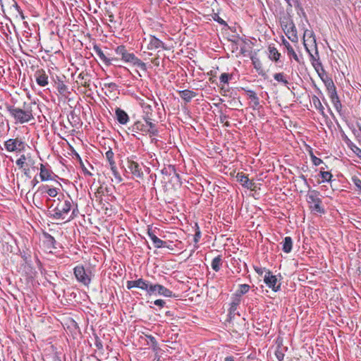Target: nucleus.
I'll return each mask as SVG.
<instances>
[{
	"mask_svg": "<svg viewBox=\"0 0 361 361\" xmlns=\"http://www.w3.org/2000/svg\"><path fill=\"white\" fill-rule=\"evenodd\" d=\"M306 200L312 212L317 214H324L325 210L322 206V200L319 192L315 190H309L306 195Z\"/></svg>",
	"mask_w": 361,
	"mask_h": 361,
	"instance_id": "obj_3",
	"label": "nucleus"
},
{
	"mask_svg": "<svg viewBox=\"0 0 361 361\" xmlns=\"http://www.w3.org/2000/svg\"><path fill=\"white\" fill-rule=\"evenodd\" d=\"M137 280L135 281H127V288L131 289L133 288H137Z\"/></svg>",
	"mask_w": 361,
	"mask_h": 361,
	"instance_id": "obj_50",
	"label": "nucleus"
},
{
	"mask_svg": "<svg viewBox=\"0 0 361 361\" xmlns=\"http://www.w3.org/2000/svg\"><path fill=\"white\" fill-rule=\"evenodd\" d=\"M116 53L121 56V59H123V56L126 55V54L128 52L125 48L124 46H118L117 47V48L116 49Z\"/></svg>",
	"mask_w": 361,
	"mask_h": 361,
	"instance_id": "obj_39",
	"label": "nucleus"
},
{
	"mask_svg": "<svg viewBox=\"0 0 361 361\" xmlns=\"http://www.w3.org/2000/svg\"><path fill=\"white\" fill-rule=\"evenodd\" d=\"M232 78V75L224 73L220 75V83L222 85L228 84L229 80Z\"/></svg>",
	"mask_w": 361,
	"mask_h": 361,
	"instance_id": "obj_33",
	"label": "nucleus"
},
{
	"mask_svg": "<svg viewBox=\"0 0 361 361\" xmlns=\"http://www.w3.org/2000/svg\"><path fill=\"white\" fill-rule=\"evenodd\" d=\"M178 94L185 102H190L192 98L197 96L195 92L189 90L178 91Z\"/></svg>",
	"mask_w": 361,
	"mask_h": 361,
	"instance_id": "obj_20",
	"label": "nucleus"
},
{
	"mask_svg": "<svg viewBox=\"0 0 361 361\" xmlns=\"http://www.w3.org/2000/svg\"><path fill=\"white\" fill-rule=\"evenodd\" d=\"M313 51H314V54L312 53V51L307 52L310 54L312 63L314 62V60H319L317 48H316V49H313Z\"/></svg>",
	"mask_w": 361,
	"mask_h": 361,
	"instance_id": "obj_40",
	"label": "nucleus"
},
{
	"mask_svg": "<svg viewBox=\"0 0 361 361\" xmlns=\"http://www.w3.org/2000/svg\"><path fill=\"white\" fill-rule=\"evenodd\" d=\"M114 152L110 149L105 153V157L106 159L109 161V165L111 166L112 164H116L114 160Z\"/></svg>",
	"mask_w": 361,
	"mask_h": 361,
	"instance_id": "obj_37",
	"label": "nucleus"
},
{
	"mask_svg": "<svg viewBox=\"0 0 361 361\" xmlns=\"http://www.w3.org/2000/svg\"><path fill=\"white\" fill-rule=\"evenodd\" d=\"M26 161V157L24 154L21 155L19 159L16 160V164L20 167L23 168Z\"/></svg>",
	"mask_w": 361,
	"mask_h": 361,
	"instance_id": "obj_44",
	"label": "nucleus"
},
{
	"mask_svg": "<svg viewBox=\"0 0 361 361\" xmlns=\"http://www.w3.org/2000/svg\"><path fill=\"white\" fill-rule=\"evenodd\" d=\"M255 271H256V272H257V273H258L259 274H262V273H263L262 268H259V267H255Z\"/></svg>",
	"mask_w": 361,
	"mask_h": 361,
	"instance_id": "obj_58",
	"label": "nucleus"
},
{
	"mask_svg": "<svg viewBox=\"0 0 361 361\" xmlns=\"http://www.w3.org/2000/svg\"><path fill=\"white\" fill-rule=\"evenodd\" d=\"M46 192L51 197H55L58 195V189L56 188H47Z\"/></svg>",
	"mask_w": 361,
	"mask_h": 361,
	"instance_id": "obj_41",
	"label": "nucleus"
},
{
	"mask_svg": "<svg viewBox=\"0 0 361 361\" xmlns=\"http://www.w3.org/2000/svg\"><path fill=\"white\" fill-rule=\"evenodd\" d=\"M312 102L314 104V107L319 111L322 114L324 113V108L322 104L319 99L317 96H313L312 98Z\"/></svg>",
	"mask_w": 361,
	"mask_h": 361,
	"instance_id": "obj_29",
	"label": "nucleus"
},
{
	"mask_svg": "<svg viewBox=\"0 0 361 361\" xmlns=\"http://www.w3.org/2000/svg\"><path fill=\"white\" fill-rule=\"evenodd\" d=\"M141 106L143 110L144 114V119L145 120H152V106L151 104L147 102H142Z\"/></svg>",
	"mask_w": 361,
	"mask_h": 361,
	"instance_id": "obj_19",
	"label": "nucleus"
},
{
	"mask_svg": "<svg viewBox=\"0 0 361 361\" xmlns=\"http://www.w3.org/2000/svg\"><path fill=\"white\" fill-rule=\"evenodd\" d=\"M224 361H235V360H234L233 357L228 356V357H225Z\"/></svg>",
	"mask_w": 361,
	"mask_h": 361,
	"instance_id": "obj_59",
	"label": "nucleus"
},
{
	"mask_svg": "<svg viewBox=\"0 0 361 361\" xmlns=\"http://www.w3.org/2000/svg\"><path fill=\"white\" fill-rule=\"evenodd\" d=\"M282 44L286 49L288 55L290 57H293L294 60L296 61L297 62H300L299 57L298 56L297 54L295 53L290 43L286 39H283Z\"/></svg>",
	"mask_w": 361,
	"mask_h": 361,
	"instance_id": "obj_21",
	"label": "nucleus"
},
{
	"mask_svg": "<svg viewBox=\"0 0 361 361\" xmlns=\"http://www.w3.org/2000/svg\"><path fill=\"white\" fill-rule=\"evenodd\" d=\"M237 180L245 188L250 190H253V187L255 185V183L250 180L248 177L243 173H238L237 174Z\"/></svg>",
	"mask_w": 361,
	"mask_h": 361,
	"instance_id": "obj_14",
	"label": "nucleus"
},
{
	"mask_svg": "<svg viewBox=\"0 0 361 361\" xmlns=\"http://www.w3.org/2000/svg\"><path fill=\"white\" fill-rule=\"evenodd\" d=\"M106 87H108L109 88H111V89H115L116 87V85L114 82H110V83H108V84H105L104 85Z\"/></svg>",
	"mask_w": 361,
	"mask_h": 361,
	"instance_id": "obj_56",
	"label": "nucleus"
},
{
	"mask_svg": "<svg viewBox=\"0 0 361 361\" xmlns=\"http://www.w3.org/2000/svg\"><path fill=\"white\" fill-rule=\"evenodd\" d=\"M250 290V286L247 284H241L239 286V289L237 291L238 295H242L247 293Z\"/></svg>",
	"mask_w": 361,
	"mask_h": 361,
	"instance_id": "obj_36",
	"label": "nucleus"
},
{
	"mask_svg": "<svg viewBox=\"0 0 361 361\" xmlns=\"http://www.w3.org/2000/svg\"><path fill=\"white\" fill-rule=\"evenodd\" d=\"M58 201L56 207L51 211L52 212L51 215L54 219L64 220L72 209L73 202L69 196L65 197L64 195L59 197Z\"/></svg>",
	"mask_w": 361,
	"mask_h": 361,
	"instance_id": "obj_2",
	"label": "nucleus"
},
{
	"mask_svg": "<svg viewBox=\"0 0 361 361\" xmlns=\"http://www.w3.org/2000/svg\"><path fill=\"white\" fill-rule=\"evenodd\" d=\"M86 76L85 74H84V73H80L79 75H78V78L79 79H81V80H85V77Z\"/></svg>",
	"mask_w": 361,
	"mask_h": 361,
	"instance_id": "obj_61",
	"label": "nucleus"
},
{
	"mask_svg": "<svg viewBox=\"0 0 361 361\" xmlns=\"http://www.w3.org/2000/svg\"><path fill=\"white\" fill-rule=\"evenodd\" d=\"M147 123L144 124L141 121H137L131 126V130L135 133L141 131L145 133V130H147Z\"/></svg>",
	"mask_w": 361,
	"mask_h": 361,
	"instance_id": "obj_26",
	"label": "nucleus"
},
{
	"mask_svg": "<svg viewBox=\"0 0 361 361\" xmlns=\"http://www.w3.org/2000/svg\"><path fill=\"white\" fill-rule=\"evenodd\" d=\"M240 302V298H235L231 303V310L233 311L235 310L237 307L239 305Z\"/></svg>",
	"mask_w": 361,
	"mask_h": 361,
	"instance_id": "obj_47",
	"label": "nucleus"
},
{
	"mask_svg": "<svg viewBox=\"0 0 361 361\" xmlns=\"http://www.w3.org/2000/svg\"><path fill=\"white\" fill-rule=\"evenodd\" d=\"M128 168L130 173L136 178H142L143 172L140 164L133 160H128Z\"/></svg>",
	"mask_w": 361,
	"mask_h": 361,
	"instance_id": "obj_12",
	"label": "nucleus"
},
{
	"mask_svg": "<svg viewBox=\"0 0 361 361\" xmlns=\"http://www.w3.org/2000/svg\"><path fill=\"white\" fill-rule=\"evenodd\" d=\"M148 235L154 243V245L157 248L167 247V243L157 238L150 229L147 231Z\"/></svg>",
	"mask_w": 361,
	"mask_h": 361,
	"instance_id": "obj_16",
	"label": "nucleus"
},
{
	"mask_svg": "<svg viewBox=\"0 0 361 361\" xmlns=\"http://www.w3.org/2000/svg\"><path fill=\"white\" fill-rule=\"evenodd\" d=\"M328 93L331 101L335 100L338 97L336 90L330 91Z\"/></svg>",
	"mask_w": 361,
	"mask_h": 361,
	"instance_id": "obj_51",
	"label": "nucleus"
},
{
	"mask_svg": "<svg viewBox=\"0 0 361 361\" xmlns=\"http://www.w3.org/2000/svg\"><path fill=\"white\" fill-rule=\"evenodd\" d=\"M109 20L111 23H113L114 21V16L113 14H109Z\"/></svg>",
	"mask_w": 361,
	"mask_h": 361,
	"instance_id": "obj_60",
	"label": "nucleus"
},
{
	"mask_svg": "<svg viewBox=\"0 0 361 361\" xmlns=\"http://www.w3.org/2000/svg\"><path fill=\"white\" fill-rule=\"evenodd\" d=\"M57 90L60 94L63 95H66L67 93H69L67 85H65L63 82H59L57 83Z\"/></svg>",
	"mask_w": 361,
	"mask_h": 361,
	"instance_id": "obj_30",
	"label": "nucleus"
},
{
	"mask_svg": "<svg viewBox=\"0 0 361 361\" xmlns=\"http://www.w3.org/2000/svg\"><path fill=\"white\" fill-rule=\"evenodd\" d=\"M269 58L274 61H278L280 59L281 54L274 47L269 46Z\"/></svg>",
	"mask_w": 361,
	"mask_h": 361,
	"instance_id": "obj_25",
	"label": "nucleus"
},
{
	"mask_svg": "<svg viewBox=\"0 0 361 361\" xmlns=\"http://www.w3.org/2000/svg\"><path fill=\"white\" fill-rule=\"evenodd\" d=\"M283 30L286 36L290 40H291L293 42H298V37L297 35L296 27L292 21L286 23Z\"/></svg>",
	"mask_w": 361,
	"mask_h": 361,
	"instance_id": "obj_10",
	"label": "nucleus"
},
{
	"mask_svg": "<svg viewBox=\"0 0 361 361\" xmlns=\"http://www.w3.org/2000/svg\"><path fill=\"white\" fill-rule=\"evenodd\" d=\"M274 78L280 82H282L285 85L288 84V80L284 78V74L283 73H277L274 75Z\"/></svg>",
	"mask_w": 361,
	"mask_h": 361,
	"instance_id": "obj_32",
	"label": "nucleus"
},
{
	"mask_svg": "<svg viewBox=\"0 0 361 361\" xmlns=\"http://www.w3.org/2000/svg\"><path fill=\"white\" fill-rule=\"evenodd\" d=\"M95 345L97 346V348L98 349H102L103 345L102 344V342L99 339H97L96 341H95Z\"/></svg>",
	"mask_w": 361,
	"mask_h": 361,
	"instance_id": "obj_55",
	"label": "nucleus"
},
{
	"mask_svg": "<svg viewBox=\"0 0 361 361\" xmlns=\"http://www.w3.org/2000/svg\"><path fill=\"white\" fill-rule=\"evenodd\" d=\"M93 50L99 56L100 60L102 61L106 65L109 66L111 64V60L105 56V54L98 45H94Z\"/></svg>",
	"mask_w": 361,
	"mask_h": 361,
	"instance_id": "obj_22",
	"label": "nucleus"
},
{
	"mask_svg": "<svg viewBox=\"0 0 361 361\" xmlns=\"http://www.w3.org/2000/svg\"><path fill=\"white\" fill-rule=\"evenodd\" d=\"M201 237V233L199 230H197L194 235V241L195 243H197Z\"/></svg>",
	"mask_w": 361,
	"mask_h": 361,
	"instance_id": "obj_54",
	"label": "nucleus"
},
{
	"mask_svg": "<svg viewBox=\"0 0 361 361\" xmlns=\"http://www.w3.org/2000/svg\"><path fill=\"white\" fill-rule=\"evenodd\" d=\"M264 281L275 292L278 291L280 288V285L276 286L278 281L276 276L273 275L270 271H268L265 274Z\"/></svg>",
	"mask_w": 361,
	"mask_h": 361,
	"instance_id": "obj_11",
	"label": "nucleus"
},
{
	"mask_svg": "<svg viewBox=\"0 0 361 361\" xmlns=\"http://www.w3.org/2000/svg\"><path fill=\"white\" fill-rule=\"evenodd\" d=\"M320 175L322 178V182H329L332 178V175L329 171H324L322 169L320 171Z\"/></svg>",
	"mask_w": 361,
	"mask_h": 361,
	"instance_id": "obj_35",
	"label": "nucleus"
},
{
	"mask_svg": "<svg viewBox=\"0 0 361 361\" xmlns=\"http://www.w3.org/2000/svg\"><path fill=\"white\" fill-rule=\"evenodd\" d=\"M125 62L130 63L133 66L139 68L140 70L143 71H147V66L145 63L142 61L140 59H139L137 57L135 56V55L133 53H128L127 52L125 56H123V58L122 59Z\"/></svg>",
	"mask_w": 361,
	"mask_h": 361,
	"instance_id": "obj_7",
	"label": "nucleus"
},
{
	"mask_svg": "<svg viewBox=\"0 0 361 361\" xmlns=\"http://www.w3.org/2000/svg\"><path fill=\"white\" fill-rule=\"evenodd\" d=\"M312 65L317 72L324 71V68L320 60H314V62H313Z\"/></svg>",
	"mask_w": 361,
	"mask_h": 361,
	"instance_id": "obj_38",
	"label": "nucleus"
},
{
	"mask_svg": "<svg viewBox=\"0 0 361 361\" xmlns=\"http://www.w3.org/2000/svg\"><path fill=\"white\" fill-rule=\"evenodd\" d=\"M83 172L85 175L92 176V173L85 168L83 169Z\"/></svg>",
	"mask_w": 361,
	"mask_h": 361,
	"instance_id": "obj_63",
	"label": "nucleus"
},
{
	"mask_svg": "<svg viewBox=\"0 0 361 361\" xmlns=\"http://www.w3.org/2000/svg\"><path fill=\"white\" fill-rule=\"evenodd\" d=\"M90 274V272H87L83 266H76L74 268V275L77 281L85 286H88L90 283L91 278Z\"/></svg>",
	"mask_w": 361,
	"mask_h": 361,
	"instance_id": "obj_5",
	"label": "nucleus"
},
{
	"mask_svg": "<svg viewBox=\"0 0 361 361\" xmlns=\"http://www.w3.org/2000/svg\"><path fill=\"white\" fill-rule=\"evenodd\" d=\"M319 75V76L323 79V75H325V71L324 70V71H319V72H317Z\"/></svg>",
	"mask_w": 361,
	"mask_h": 361,
	"instance_id": "obj_62",
	"label": "nucleus"
},
{
	"mask_svg": "<svg viewBox=\"0 0 361 361\" xmlns=\"http://www.w3.org/2000/svg\"><path fill=\"white\" fill-rule=\"evenodd\" d=\"M16 8L17 11H18V13L20 14L22 18L24 19L25 17L23 16V11L20 10V7L18 5H16Z\"/></svg>",
	"mask_w": 361,
	"mask_h": 361,
	"instance_id": "obj_57",
	"label": "nucleus"
},
{
	"mask_svg": "<svg viewBox=\"0 0 361 361\" xmlns=\"http://www.w3.org/2000/svg\"><path fill=\"white\" fill-rule=\"evenodd\" d=\"M165 303H166L165 301L161 299L156 300L154 302V304L157 306H159L160 308L163 307L164 306Z\"/></svg>",
	"mask_w": 361,
	"mask_h": 361,
	"instance_id": "obj_52",
	"label": "nucleus"
},
{
	"mask_svg": "<svg viewBox=\"0 0 361 361\" xmlns=\"http://www.w3.org/2000/svg\"><path fill=\"white\" fill-rule=\"evenodd\" d=\"M303 44L307 51H313L317 48L316 39L314 32L310 30H305L303 34Z\"/></svg>",
	"mask_w": 361,
	"mask_h": 361,
	"instance_id": "obj_4",
	"label": "nucleus"
},
{
	"mask_svg": "<svg viewBox=\"0 0 361 361\" xmlns=\"http://www.w3.org/2000/svg\"><path fill=\"white\" fill-rule=\"evenodd\" d=\"M352 180L355 185L357 187L359 193H361V180L357 177H353Z\"/></svg>",
	"mask_w": 361,
	"mask_h": 361,
	"instance_id": "obj_46",
	"label": "nucleus"
},
{
	"mask_svg": "<svg viewBox=\"0 0 361 361\" xmlns=\"http://www.w3.org/2000/svg\"><path fill=\"white\" fill-rule=\"evenodd\" d=\"M326 88H327V90H328V92H330V91H333L334 90H336V87L333 82V81L331 80H328L326 82Z\"/></svg>",
	"mask_w": 361,
	"mask_h": 361,
	"instance_id": "obj_48",
	"label": "nucleus"
},
{
	"mask_svg": "<svg viewBox=\"0 0 361 361\" xmlns=\"http://www.w3.org/2000/svg\"><path fill=\"white\" fill-rule=\"evenodd\" d=\"M35 106L34 102H24L23 108L8 104H6V108L16 124H23L34 119L32 107Z\"/></svg>",
	"mask_w": 361,
	"mask_h": 361,
	"instance_id": "obj_1",
	"label": "nucleus"
},
{
	"mask_svg": "<svg viewBox=\"0 0 361 361\" xmlns=\"http://www.w3.org/2000/svg\"><path fill=\"white\" fill-rule=\"evenodd\" d=\"M214 19V20H216L219 23H220L221 25H226V22L222 18H221L217 14H215Z\"/></svg>",
	"mask_w": 361,
	"mask_h": 361,
	"instance_id": "obj_53",
	"label": "nucleus"
},
{
	"mask_svg": "<svg viewBox=\"0 0 361 361\" xmlns=\"http://www.w3.org/2000/svg\"><path fill=\"white\" fill-rule=\"evenodd\" d=\"M116 119L122 125L126 124L129 121V116L127 113L120 108H116L115 111Z\"/></svg>",
	"mask_w": 361,
	"mask_h": 361,
	"instance_id": "obj_17",
	"label": "nucleus"
},
{
	"mask_svg": "<svg viewBox=\"0 0 361 361\" xmlns=\"http://www.w3.org/2000/svg\"><path fill=\"white\" fill-rule=\"evenodd\" d=\"M310 157L313 164L315 166H319L323 162L321 159L317 157L312 153H311Z\"/></svg>",
	"mask_w": 361,
	"mask_h": 361,
	"instance_id": "obj_45",
	"label": "nucleus"
},
{
	"mask_svg": "<svg viewBox=\"0 0 361 361\" xmlns=\"http://www.w3.org/2000/svg\"><path fill=\"white\" fill-rule=\"evenodd\" d=\"M158 293L164 297L171 298L173 296V292L160 284H152L149 287V295Z\"/></svg>",
	"mask_w": 361,
	"mask_h": 361,
	"instance_id": "obj_8",
	"label": "nucleus"
},
{
	"mask_svg": "<svg viewBox=\"0 0 361 361\" xmlns=\"http://www.w3.org/2000/svg\"><path fill=\"white\" fill-rule=\"evenodd\" d=\"M275 355L276 358L279 360V361H282L284 358V353L280 349H277L276 350Z\"/></svg>",
	"mask_w": 361,
	"mask_h": 361,
	"instance_id": "obj_49",
	"label": "nucleus"
},
{
	"mask_svg": "<svg viewBox=\"0 0 361 361\" xmlns=\"http://www.w3.org/2000/svg\"><path fill=\"white\" fill-rule=\"evenodd\" d=\"M5 149L9 152H21L25 149V143L21 139H8L4 142Z\"/></svg>",
	"mask_w": 361,
	"mask_h": 361,
	"instance_id": "obj_6",
	"label": "nucleus"
},
{
	"mask_svg": "<svg viewBox=\"0 0 361 361\" xmlns=\"http://www.w3.org/2000/svg\"><path fill=\"white\" fill-rule=\"evenodd\" d=\"M137 281V288L145 290L149 294V287L152 283H149L147 281L142 279H139Z\"/></svg>",
	"mask_w": 361,
	"mask_h": 361,
	"instance_id": "obj_27",
	"label": "nucleus"
},
{
	"mask_svg": "<svg viewBox=\"0 0 361 361\" xmlns=\"http://www.w3.org/2000/svg\"><path fill=\"white\" fill-rule=\"evenodd\" d=\"M104 190H105V188L102 185H100L96 190V191L94 192V197L96 198V200L97 201H99V202L102 201V196L104 195Z\"/></svg>",
	"mask_w": 361,
	"mask_h": 361,
	"instance_id": "obj_31",
	"label": "nucleus"
},
{
	"mask_svg": "<svg viewBox=\"0 0 361 361\" xmlns=\"http://www.w3.org/2000/svg\"><path fill=\"white\" fill-rule=\"evenodd\" d=\"M249 99L251 100V107L254 110L259 109L262 106L259 104V99L255 92L252 90L247 91Z\"/></svg>",
	"mask_w": 361,
	"mask_h": 361,
	"instance_id": "obj_15",
	"label": "nucleus"
},
{
	"mask_svg": "<svg viewBox=\"0 0 361 361\" xmlns=\"http://www.w3.org/2000/svg\"><path fill=\"white\" fill-rule=\"evenodd\" d=\"M293 247V240L290 236H286L282 242V250L286 253L291 252Z\"/></svg>",
	"mask_w": 361,
	"mask_h": 361,
	"instance_id": "obj_23",
	"label": "nucleus"
},
{
	"mask_svg": "<svg viewBox=\"0 0 361 361\" xmlns=\"http://www.w3.org/2000/svg\"><path fill=\"white\" fill-rule=\"evenodd\" d=\"M111 167V170L112 171V173L114 176V178L117 180V182L118 183H120L122 181V178L121 176H120L118 170H117V168L116 166V164H112L111 166H110Z\"/></svg>",
	"mask_w": 361,
	"mask_h": 361,
	"instance_id": "obj_34",
	"label": "nucleus"
},
{
	"mask_svg": "<svg viewBox=\"0 0 361 361\" xmlns=\"http://www.w3.org/2000/svg\"><path fill=\"white\" fill-rule=\"evenodd\" d=\"M222 264V259L220 255H218L217 257H214L212 261V268L215 271H219L221 266Z\"/></svg>",
	"mask_w": 361,
	"mask_h": 361,
	"instance_id": "obj_28",
	"label": "nucleus"
},
{
	"mask_svg": "<svg viewBox=\"0 0 361 361\" xmlns=\"http://www.w3.org/2000/svg\"><path fill=\"white\" fill-rule=\"evenodd\" d=\"M39 170V178L41 181L52 180L55 177H56L48 165L41 164Z\"/></svg>",
	"mask_w": 361,
	"mask_h": 361,
	"instance_id": "obj_9",
	"label": "nucleus"
},
{
	"mask_svg": "<svg viewBox=\"0 0 361 361\" xmlns=\"http://www.w3.org/2000/svg\"><path fill=\"white\" fill-rule=\"evenodd\" d=\"M252 64L254 66V68L259 71L262 68V63L257 58H252Z\"/></svg>",
	"mask_w": 361,
	"mask_h": 361,
	"instance_id": "obj_42",
	"label": "nucleus"
},
{
	"mask_svg": "<svg viewBox=\"0 0 361 361\" xmlns=\"http://www.w3.org/2000/svg\"><path fill=\"white\" fill-rule=\"evenodd\" d=\"M331 102L333 103L335 109L338 111L340 112L341 111V109H342V104L340 102V99H339V97H338L337 99H336L335 100H333L331 101Z\"/></svg>",
	"mask_w": 361,
	"mask_h": 361,
	"instance_id": "obj_43",
	"label": "nucleus"
},
{
	"mask_svg": "<svg viewBox=\"0 0 361 361\" xmlns=\"http://www.w3.org/2000/svg\"><path fill=\"white\" fill-rule=\"evenodd\" d=\"M164 44L154 36L150 35L149 37V42L147 44V49L149 50L157 49L160 47H164Z\"/></svg>",
	"mask_w": 361,
	"mask_h": 361,
	"instance_id": "obj_18",
	"label": "nucleus"
},
{
	"mask_svg": "<svg viewBox=\"0 0 361 361\" xmlns=\"http://www.w3.org/2000/svg\"><path fill=\"white\" fill-rule=\"evenodd\" d=\"M145 122L147 124L145 133H148L151 135H157L158 130L156 128V125L152 123V120H145Z\"/></svg>",
	"mask_w": 361,
	"mask_h": 361,
	"instance_id": "obj_24",
	"label": "nucleus"
},
{
	"mask_svg": "<svg viewBox=\"0 0 361 361\" xmlns=\"http://www.w3.org/2000/svg\"><path fill=\"white\" fill-rule=\"evenodd\" d=\"M32 183L33 184V186H35L39 182L38 180H37L36 178H35L32 180Z\"/></svg>",
	"mask_w": 361,
	"mask_h": 361,
	"instance_id": "obj_64",
	"label": "nucleus"
},
{
	"mask_svg": "<svg viewBox=\"0 0 361 361\" xmlns=\"http://www.w3.org/2000/svg\"><path fill=\"white\" fill-rule=\"evenodd\" d=\"M37 83L41 87L48 85V75L43 69L37 70L35 73Z\"/></svg>",
	"mask_w": 361,
	"mask_h": 361,
	"instance_id": "obj_13",
	"label": "nucleus"
}]
</instances>
